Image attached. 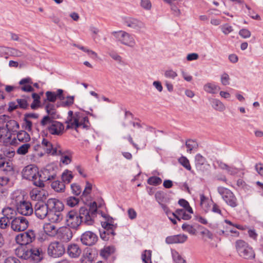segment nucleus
<instances>
[{
    "label": "nucleus",
    "mask_w": 263,
    "mask_h": 263,
    "mask_svg": "<svg viewBox=\"0 0 263 263\" xmlns=\"http://www.w3.org/2000/svg\"><path fill=\"white\" fill-rule=\"evenodd\" d=\"M28 220L25 217L18 216L12 220L11 228L15 232L24 231L28 228Z\"/></svg>",
    "instance_id": "f8f14e48"
},
{
    "label": "nucleus",
    "mask_w": 263,
    "mask_h": 263,
    "mask_svg": "<svg viewBox=\"0 0 263 263\" xmlns=\"http://www.w3.org/2000/svg\"><path fill=\"white\" fill-rule=\"evenodd\" d=\"M230 80V78L228 73L224 72L221 75L220 81L223 85L226 86L229 85Z\"/></svg>",
    "instance_id": "4d7b16f0"
},
{
    "label": "nucleus",
    "mask_w": 263,
    "mask_h": 263,
    "mask_svg": "<svg viewBox=\"0 0 263 263\" xmlns=\"http://www.w3.org/2000/svg\"><path fill=\"white\" fill-rule=\"evenodd\" d=\"M141 6L144 9L148 10L151 9L152 4L149 0H141Z\"/></svg>",
    "instance_id": "e2e57ef3"
},
{
    "label": "nucleus",
    "mask_w": 263,
    "mask_h": 263,
    "mask_svg": "<svg viewBox=\"0 0 263 263\" xmlns=\"http://www.w3.org/2000/svg\"><path fill=\"white\" fill-rule=\"evenodd\" d=\"M255 170L262 177H263V164L261 163L255 165Z\"/></svg>",
    "instance_id": "774afa93"
},
{
    "label": "nucleus",
    "mask_w": 263,
    "mask_h": 263,
    "mask_svg": "<svg viewBox=\"0 0 263 263\" xmlns=\"http://www.w3.org/2000/svg\"><path fill=\"white\" fill-rule=\"evenodd\" d=\"M227 173L231 175H235L238 172V169L233 166L228 165L226 170Z\"/></svg>",
    "instance_id": "0e129e2a"
},
{
    "label": "nucleus",
    "mask_w": 263,
    "mask_h": 263,
    "mask_svg": "<svg viewBox=\"0 0 263 263\" xmlns=\"http://www.w3.org/2000/svg\"><path fill=\"white\" fill-rule=\"evenodd\" d=\"M111 34L114 35L118 41L123 45L133 47L136 44V42L133 36L124 31H113L111 32Z\"/></svg>",
    "instance_id": "423d86ee"
},
{
    "label": "nucleus",
    "mask_w": 263,
    "mask_h": 263,
    "mask_svg": "<svg viewBox=\"0 0 263 263\" xmlns=\"http://www.w3.org/2000/svg\"><path fill=\"white\" fill-rule=\"evenodd\" d=\"M42 127H46L47 131L51 135L54 136L61 135L64 129V125L54 120H51L49 123L41 124Z\"/></svg>",
    "instance_id": "1a4fd4ad"
},
{
    "label": "nucleus",
    "mask_w": 263,
    "mask_h": 263,
    "mask_svg": "<svg viewBox=\"0 0 263 263\" xmlns=\"http://www.w3.org/2000/svg\"><path fill=\"white\" fill-rule=\"evenodd\" d=\"M151 257L152 251L151 250H145L141 255V258L144 263H152Z\"/></svg>",
    "instance_id": "37998d69"
},
{
    "label": "nucleus",
    "mask_w": 263,
    "mask_h": 263,
    "mask_svg": "<svg viewBox=\"0 0 263 263\" xmlns=\"http://www.w3.org/2000/svg\"><path fill=\"white\" fill-rule=\"evenodd\" d=\"M71 188L72 190V192L75 195H79L81 193V189L80 185L77 184H72L71 185Z\"/></svg>",
    "instance_id": "680f3d73"
},
{
    "label": "nucleus",
    "mask_w": 263,
    "mask_h": 263,
    "mask_svg": "<svg viewBox=\"0 0 263 263\" xmlns=\"http://www.w3.org/2000/svg\"><path fill=\"white\" fill-rule=\"evenodd\" d=\"M0 170L6 173L13 171L12 164L10 161L6 159L4 156L0 154Z\"/></svg>",
    "instance_id": "a878e982"
},
{
    "label": "nucleus",
    "mask_w": 263,
    "mask_h": 263,
    "mask_svg": "<svg viewBox=\"0 0 263 263\" xmlns=\"http://www.w3.org/2000/svg\"><path fill=\"white\" fill-rule=\"evenodd\" d=\"M203 89L208 93L214 94L220 89V87L213 83H207L204 85Z\"/></svg>",
    "instance_id": "473e14b6"
},
{
    "label": "nucleus",
    "mask_w": 263,
    "mask_h": 263,
    "mask_svg": "<svg viewBox=\"0 0 263 263\" xmlns=\"http://www.w3.org/2000/svg\"><path fill=\"white\" fill-rule=\"evenodd\" d=\"M30 147V144L28 143H24L17 149L16 153L20 155H25L28 152Z\"/></svg>",
    "instance_id": "79ce46f5"
},
{
    "label": "nucleus",
    "mask_w": 263,
    "mask_h": 263,
    "mask_svg": "<svg viewBox=\"0 0 263 263\" xmlns=\"http://www.w3.org/2000/svg\"><path fill=\"white\" fill-rule=\"evenodd\" d=\"M68 114L70 118L66 121L67 129L74 128L77 130L79 127L83 129L88 128V119L87 117L78 112L73 114L72 111L71 110L68 111Z\"/></svg>",
    "instance_id": "f03ea898"
},
{
    "label": "nucleus",
    "mask_w": 263,
    "mask_h": 263,
    "mask_svg": "<svg viewBox=\"0 0 263 263\" xmlns=\"http://www.w3.org/2000/svg\"><path fill=\"white\" fill-rule=\"evenodd\" d=\"M44 231L49 236H53L57 234L58 229L52 223H48L44 227Z\"/></svg>",
    "instance_id": "f704fd0d"
},
{
    "label": "nucleus",
    "mask_w": 263,
    "mask_h": 263,
    "mask_svg": "<svg viewBox=\"0 0 263 263\" xmlns=\"http://www.w3.org/2000/svg\"><path fill=\"white\" fill-rule=\"evenodd\" d=\"M239 35L243 39H247L251 36V33L248 29L243 28L239 30Z\"/></svg>",
    "instance_id": "052dcab7"
},
{
    "label": "nucleus",
    "mask_w": 263,
    "mask_h": 263,
    "mask_svg": "<svg viewBox=\"0 0 263 263\" xmlns=\"http://www.w3.org/2000/svg\"><path fill=\"white\" fill-rule=\"evenodd\" d=\"M74 96H68L66 98V100L63 101L61 103L63 107H68L73 104Z\"/></svg>",
    "instance_id": "bf43d9fd"
},
{
    "label": "nucleus",
    "mask_w": 263,
    "mask_h": 263,
    "mask_svg": "<svg viewBox=\"0 0 263 263\" xmlns=\"http://www.w3.org/2000/svg\"><path fill=\"white\" fill-rule=\"evenodd\" d=\"M64 252L65 248L63 245L57 241L51 242L48 248V254L54 258L61 256Z\"/></svg>",
    "instance_id": "2eb2a0df"
},
{
    "label": "nucleus",
    "mask_w": 263,
    "mask_h": 263,
    "mask_svg": "<svg viewBox=\"0 0 263 263\" xmlns=\"http://www.w3.org/2000/svg\"><path fill=\"white\" fill-rule=\"evenodd\" d=\"M61 156V161L65 164H68L71 161V156L69 154V152H63L62 154H59Z\"/></svg>",
    "instance_id": "c03bdc74"
},
{
    "label": "nucleus",
    "mask_w": 263,
    "mask_h": 263,
    "mask_svg": "<svg viewBox=\"0 0 263 263\" xmlns=\"http://www.w3.org/2000/svg\"><path fill=\"white\" fill-rule=\"evenodd\" d=\"M97 257V254L93 253L90 249L85 250L81 258L82 263H87V262H92L94 261Z\"/></svg>",
    "instance_id": "cd10ccee"
},
{
    "label": "nucleus",
    "mask_w": 263,
    "mask_h": 263,
    "mask_svg": "<svg viewBox=\"0 0 263 263\" xmlns=\"http://www.w3.org/2000/svg\"><path fill=\"white\" fill-rule=\"evenodd\" d=\"M4 157L10 161V159L12 158L15 155V151L13 148H8L4 151L3 153L1 154Z\"/></svg>",
    "instance_id": "de8ad7c7"
},
{
    "label": "nucleus",
    "mask_w": 263,
    "mask_h": 263,
    "mask_svg": "<svg viewBox=\"0 0 263 263\" xmlns=\"http://www.w3.org/2000/svg\"><path fill=\"white\" fill-rule=\"evenodd\" d=\"M206 159L200 154H198L195 156V166L198 170H201L203 165L205 163Z\"/></svg>",
    "instance_id": "e433bc0d"
},
{
    "label": "nucleus",
    "mask_w": 263,
    "mask_h": 263,
    "mask_svg": "<svg viewBox=\"0 0 263 263\" xmlns=\"http://www.w3.org/2000/svg\"><path fill=\"white\" fill-rule=\"evenodd\" d=\"M17 212L24 216L31 215L33 212L31 203L29 201H21L16 204Z\"/></svg>",
    "instance_id": "dca6fc26"
},
{
    "label": "nucleus",
    "mask_w": 263,
    "mask_h": 263,
    "mask_svg": "<svg viewBox=\"0 0 263 263\" xmlns=\"http://www.w3.org/2000/svg\"><path fill=\"white\" fill-rule=\"evenodd\" d=\"M165 193L162 191H158L155 194V199L156 201L161 204L165 200Z\"/></svg>",
    "instance_id": "864d4df0"
},
{
    "label": "nucleus",
    "mask_w": 263,
    "mask_h": 263,
    "mask_svg": "<svg viewBox=\"0 0 263 263\" xmlns=\"http://www.w3.org/2000/svg\"><path fill=\"white\" fill-rule=\"evenodd\" d=\"M178 161L186 170L189 171L191 170V166L190 165L189 160L186 157L182 156L178 159Z\"/></svg>",
    "instance_id": "603ef678"
},
{
    "label": "nucleus",
    "mask_w": 263,
    "mask_h": 263,
    "mask_svg": "<svg viewBox=\"0 0 263 263\" xmlns=\"http://www.w3.org/2000/svg\"><path fill=\"white\" fill-rule=\"evenodd\" d=\"M43 105L47 115L43 117L41 120L40 124H45L48 122L49 123L51 120L59 118L60 116L58 114L55 106L53 104L46 102V100H44Z\"/></svg>",
    "instance_id": "0eeeda50"
},
{
    "label": "nucleus",
    "mask_w": 263,
    "mask_h": 263,
    "mask_svg": "<svg viewBox=\"0 0 263 263\" xmlns=\"http://www.w3.org/2000/svg\"><path fill=\"white\" fill-rule=\"evenodd\" d=\"M5 127L8 129L13 134L15 135L18 132L20 128L19 124L14 120L10 119L8 121Z\"/></svg>",
    "instance_id": "7c9ffc66"
},
{
    "label": "nucleus",
    "mask_w": 263,
    "mask_h": 263,
    "mask_svg": "<svg viewBox=\"0 0 263 263\" xmlns=\"http://www.w3.org/2000/svg\"><path fill=\"white\" fill-rule=\"evenodd\" d=\"M35 233L34 231L29 230L26 232L20 233L16 236L15 241L17 243L25 246L31 243L35 238Z\"/></svg>",
    "instance_id": "9b49d317"
},
{
    "label": "nucleus",
    "mask_w": 263,
    "mask_h": 263,
    "mask_svg": "<svg viewBox=\"0 0 263 263\" xmlns=\"http://www.w3.org/2000/svg\"><path fill=\"white\" fill-rule=\"evenodd\" d=\"M9 222V220L4 216L0 218V228L2 229H6L8 226Z\"/></svg>",
    "instance_id": "69168bd1"
},
{
    "label": "nucleus",
    "mask_w": 263,
    "mask_h": 263,
    "mask_svg": "<svg viewBox=\"0 0 263 263\" xmlns=\"http://www.w3.org/2000/svg\"><path fill=\"white\" fill-rule=\"evenodd\" d=\"M185 145L187 148V152L191 153L192 151L197 148L198 144L197 143L192 140H188L186 141Z\"/></svg>",
    "instance_id": "a18cd8bd"
},
{
    "label": "nucleus",
    "mask_w": 263,
    "mask_h": 263,
    "mask_svg": "<svg viewBox=\"0 0 263 263\" xmlns=\"http://www.w3.org/2000/svg\"><path fill=\"white\" fill-rule=\"evenodd\" d=\"M16 144L17 143V141L22 143H26L30 140V136L29 134L25 130H20L16 133Z\"/></svg>",
    "instance_id": "c85d7f7f"
},
{
    "label": "nucleus",
    "mask_w": 263,
    "mask_h": 263,
    "mask_svg": "<svg viewBox=\"0 0 263 263\" xmlns=\"http://www.w3.org/2000/svg\"><path fill=\"white\" fill-rule=\"evenodd\" d=\"M42 144L47 153L52 155L62 154V148L58 145L54 147L53 145L47 140L44 138Z\"/></svg>",
    "instance_id": "aec40b11"
},
{
    "label": "nucleus",
    "mask_w": 263,
    "mask_h": 263,
    "mask_svg": "<svg viewBox=\"0 0 263 263\" xmlns=\"http://www.w3.org/2000/svg\"><path fill=\"white\" fill-rule=\"evenodd\" d=\"M79 202V199L76 197L70 196L66 199V204L70 207H74Z\"/></svg>",
    "instance_id": "3c124183"
},
{
    "label": "nucleus",
    "mask_w": 263,
    "mask_h": 263,
    "mask_svg": "<svg viewBox=\"0 0 263 263\" xmlns=\"http://www.w3.org/2000/svg\"><path fill=\"white\" fill-rule=\"evenodd\" d=\"M0 50L5 51L7 54H9L11 56L22 57L24 55V53L23 52L13 48L1 47Z\"/></svg>",
    "instance_id": "c756f323"
},
{
    "label": "nucleus",
    "mask_w": 263,
    "mask_h": 263,
    "mask_svg": "<svg viewBox=\"0 0 263 263\" xmlns=\"http://www.w3.org/2000/svg\"><path fill=\"white\" fill-rule=\"evenodd\" d=\"M172 255L173 260L176 263H184L185 260L181 257L176 251H172Z\"/></svg>",
    "instance_id": "49530a36"
},
{
    "label": "nucleus",
    "mask_w": 263,
    "mask_h": 263,
    "mask_svg": "<svg viewBox=\"0 0 263 263\" xmlns=\"http://www.w3.org/2000/svg\"><path fill=\"white\" fill-rule=\"evenodd\" d=\"M73 178L71 172L69 171H65L62 175L63 182L69 183Z\"/></svg>",
    "instance_id": "8fccbe9b"
},
{
    "label": "nucleus",
    "mask_w": 263,
    "mask_h": 263,
    "mask_svg": "<svg viewBox=\"0 0 263 263\" xmlns=\"http://www.w3.org/2000/svg\"><path fill=\"white\" fill-rule=\"evenodd\" d=\"M23 178L31 181L34 185L42 188L44 187V180H50L54 179V174L43 177L39 174L37 167L34 165H29L25 167L22 171Z\"/></svg>",
    "instance_id": "f257e3e1"
},
{
    "label": "nucleus",
    "mask_w": 263,
    "mask_h": 263,
    "mask_svg": "<svg viewBox=\"0 0 263 263\" xmlns=\"http://www.w3.org/2000/svg\"><path fill=\"white\" fill-rule=\"evenodd\" d=\"M67 252L71 258H78L82 253V251L78 245L71 243L68 245Z\"/></svg>",
    "instance_id": "393cba45"
},
{
    "label": "nucleus",
    "mask_w": 263,
    "mask_h": 263,
    "mask_svg": "<svg viewBox=\"0 0 263 263\" xmlns=\"http://www.w3.org/2000/svg\"><path fill=\"white\" fill-rule=\"evenodd\" d=\"M96 211V209L91 211L89 208L88 209L85 206L81 207L79 210L78 215L82 223L88 226L92 225L94 222L93 217Z\"/></svg>",
    "instance_id": "9d476101"
},
{
    "label": "nucleus",
    "mask_w": 263,
    "mask_h": 263,
    "mask_svg": "<svg viewBox=\"0 0 263 263\" xmlns=\"http://www.w3.org/2000/svg\"><path fill=\"white\" fill-rule=\"evenodd\" d=\"M115 248L112 246L105 247L101 251L100 255L104 258H107L111 253L115 252Z\"/></svg>",
    "instance_id": "a19ab883"
},
{
    "label": "nucleus",
    "mask_w": 263,
    "mask_h": 263,
    "mask_svg": "<svg viewBox=\"0 0 263 263\" xmlns=\"http://www.w3.org/2000/svg\"><path fill=\"white\" fill-rule=\"evenodd\" d=\"M57 237L63 242H68L72 237V232L69 227H62L58 229Z\"/></svg>",
    "instance_id": "a211bd4d"
},
{
    "label": "nucleus",
    "mask_w": 263,
    "mask_h": 263,
    "mask_svg": "<svg viewBox=\"0 0 263 263\" xmlns=\"http://www.w3.org/2000/svg\"><path fill=\"white\" fill-rule=\"evenodd\" d=\"M221 29L224 34H228L233 31L232 27L228 24L222 25Z\"/></svg>",
    "instance_id": "338daca9"
},
{
    "label": "nucleus",
    "mask_w": 263,
    "mask_h": 263,
    "mask_svg": "<svg viewBox=\"0 0 263 263\" xmlns=\"http://www.w3.org/2000/svg\"><path fill=\"white\" fill-rule=\"evenodd\" d=\"M124 24L128 27L140 31L141 29L145 28V26L142 21L133 17L126 18Z\"/></svg>",
    "instance_id": "6ab92c4d"
},
{
    "label": "nucleus",
    "mask_w": 263,
    "mask_h": 263,
    "mask_svg": "<svg viewBox=\"0 0 263 263\" xmlns=\"http://www.w3.org/2000/svg\"><path fill=\"white\" fill-rule=\"evenodd\" d=\"M32 84L31 79L30 78H26L22 79L19 82V84L23 85L22 87H19L21 90L25 92H32L34 91L33 88L31 86Z\"/></svg>",
    "instance_id": "bb28decb"
},
{
    "label": "nucleus",
    "mask_w": 263,
    "mask_h": 263,
    "mask_svg": "<svg viewBox=\"0 0 263 263\" xmlns=\"http://www.w3.org/2000/svg\"><path fill=\"white\" fill-rule=\"evenodd\" d=\"M161 182L162 179L159 177L152 176L147 179V183L149 185L156 186L160 184Z\"/></svg>",
    "instance_id": "09e8293b"
},
{
    "label": "nucleus",
    "mask_w": 263,
    "mask_h": 263,
    "mask_svg": "<svg viewBox=\"0 0 263 263\" xmlns=\"http://www.w3.org/2000/svg\"><path fill=\"white\" fill-rule=\"evenodd\" d=\"M66 222L69 228L74 229H77L82 223L78 214L74 210H71L67 213Z\"/></svg>",
    "instance_id": "4468645a"
},
{
    "label": "nucleus",
    "mask_w": 263,
    "mask_h": 263,
    "mask_svg": "<svg viewBox=\"0 0 263 263\" xmlns=\"http://www.w3.org/2000/svg\"><path fill=\"white\" fill-rule=\"evenodd\" d=\"M30 101L29 97H24L23 98L17 99L16 102L18 107L22 109H26L29 106L28 102Z\"/></svg>",
    "instance_id": "ea45409f"
},
{
    "label": "nucleus",
    "mask_w": 263,
    "mask_h": 263,
    "mask_svg": "<svg viewBox=\"0 0 263 263\" xmlns=\"http://www.w3.org/2000/svg\"><path fill=\"white\" fill-rule=\"evenodd\" d=\"M102 226L106 230V231L104 232V234L107 233L108 235L111 234L112 235L115 234L114 230L116 227L113 224L109 222L105 221L102 222Z\"/></svg>",
    "instance_id": "58836bf2"
},
{
    "label": "nucleus",
    "mask_w": 263,
    "mask_h": 263,
    "mask_svg": "<svg viewBox=\"0 0 263 263\" xmlns=\"http://www.w3.org/2000/svg\"><path fill=\"white\" fill-rule=\"evenodd\" d=\"M98 240L97 235L91 231H86L83 233L81 237L82 243L85 246L94 245Z\"/></svg>",
    "instance_id": "f3484780"
},
{
    "label": "nucleus",
    "mask_w": 263,
    "mask_h": 263,
    "mask_svg": "<svg viewBox=\"0 0 263 263\" xmlns=\"http://www.w3.org/2000/svg\"><path fill=\"white\" fill-rule=\"evenodd\" d=\"M30 197L32 200L43 201L46 199L47 196V192L44 190H39L37 188L33 189L30 192Z\"/></svg>",
    "instance_id": "412c9836"
},
{
    "label": "nucleus",
    "mask_w": 263,
    "mask_h": 263,
    "mask_svg": "<svg viewBox=\"0 0 263 263\" xmlns=\"http://www.w3.org/2000/svg\"><path fill=\"white\" fill-rule=\"evenodd\" d=\"M30 254L29 257L32 260L38 263L44 258L45 254L40 248L33 247L28 252Z\"/></svg>",
    "instance_id": "4be33fe9"
},
{
    "label": "nucleus",
    "mask_w": 263,
    "mask_h": 263,
    "mask_svg": "<svg viewBox=\"0 0 263 263\" xmlns=\"http://www.w3.org/2000/svg\"><path fill=\"white\" fill-rule=\"evenodd\" d=\"M46 102H54L57 99L60 100H63L65 97L63 95V90L61 89H58L56 92L48 91L45 93Z\"/></svg>",
    "instance_id": "5701e85b"
},
{
    "label": "nucleus",
    "mask_w": 263,
    "mask_h": 263,
    "mask_svg": "<svg viewBox=\"0 0 263 263\" xmlns=\"http://www.w3.org/2000/svg\"><path fill=\"white\" fill-rule=\"evenodd\" d=\"M11 132L6 129L5 126L0 127V142L5 145H14L16 144V138L13 137Z\"/></svg>",
    "instance_id": "ddd939ff"
},
{
    "label": "nucleus",
    "mask_w": 263,
    "mask_h": 263,
    "mask_svg": "<svg viewBox=\"0 0 263 263\" xmlns=\"http://www.w3.org/2000/svg\"><path fill=\"white\" fill-rule=\"evenodd\" d=\"M164 74L165 78L171 79H174L178 76L177 72L171 69L166 70Z\"/></svg>",
    "instance_id": "6e6d98bb"
},
{
    "label": "nucleus",
    "mask_w": 263,
    "mask_h": 263,
    "mask_svg": "<svg viewBox=\"0 0 263 263\" xmlns=\"http://www.w3.org/2000/svg\"><path fill=\"white\" fill-rule=\"evenodd\" d=\"M2 213L5 217L7 218L8 220L13 219V217L15 215V210L11 208L7 207L4 208Z\"/></svg>",
    "instance_id": "4c0bfd02"
},
{
    "label": "nucleus",
    "mask_w": 263,
    "mask_h": 263,
    "mask_svg": "<svg viewBox=\"0 0 263 263\" xmlns=\"http://www.w3.org/2000/svg\"><path fill=\"white\" fill-rule=\"evenodd\" d=\"M51 187L56 192H64L65 188L64 183L62 181L56 180L53 181L51 184Z\"/></svg>",
    "instance_id": "c9c22d12"
},
{
    "label": "nucleus",
    "mask_w": 263,
    "mask_h": 263,
    "mask_svg": "<svg viewBox=\"0 0 263 263\" xmlns=\"http://www.w3.org/2000/svg\"><path fill=\"white\" fill-rule=\"evenodd\" d=\"M182 229L183 231L187 232L190 234H195L196 233V229L192 226L186 223H184L182 226Z\"/></svg>",
    "instance_id": "5fc2aeb1"
},
{
    "label": "nucleus",
    "mask_w": 263,
    "mask_h": 263,
    "mask_svg": "<svg viewBox=\"0 0 263 263\" xmlns=\"http://www.w3.org/2000/svg\"><path fill=\"white\" fill-rule=\"evenodd\" d=\"M55 198H50L46 202L38 201L34 204V213L36 216L41 219H43L48 217L49 211L52 209Z\"/></svg>",
    "instance_id": "7ed1b4c3"
},
{
    "label": "nucleus",
    "mask_w": 263,
    "mask_h": 263,
    "mask_svg": "<svg viewBox=\"0 0 263 263\" xmlns=\"http://www.w3.org/2000/svg\"><path fill=\"white\" fill-rule=\"evenodd\" d=\"M218 192L228 205L232 208H235L238 205L237 199L231 190L223 187H219Z\"/></svg>",
    "instance_id": "6e6552de"
},
{
    "label": "nucleus",
    "mask_w": 263,
    "mask_h": 263,
    "mask_svg": "<svg viewBox=\"0 0 263 263\" xmlns=\"http://www.w3.org/2000/svg\"><path fill=\"white\" fill-rule=\"evenodd\" d=\"M108 54L112 59H114L118 63H121L122 62V59L121 57L117 52L112 51L109 52Z\"/></svg>",
    "instance_id": "13d9d810"
},
{
    "label": "nucleus",
    "mask_w": 263,
    "mask_h": 263,
    "mask_svg": "<svg viewBox=\"0 0 263 263\" xmlns=\"http://www.w3.org/2000/svg\"><path fill=\"white\" fill-rule=\"evenodd\" d=\"M172 215L179 220L181 219L189 220L191 218V215L187 213L186 211L183 209H177L175 213H172Z\"/></svg>",
    "instance_id": "2f4dec72"
},
{
    "label": "nucleus",
    "mask_w": 263,
    "mask_h": 263,
    "mask_svg": "<svg viewBox=\"0 0 263 263\" xmlns=\"http://www.w3.org/2000/svg\"><path fill=\"white\" fill-rule=\"evenodd\" d=\"M235 247L241 257L246 259L253 258L255 257L252 248L244 240H237L235 242Z\"/></svg>",
    "instance_id": "39448f33"
},
{
    "label": "nucleus",
    "mask_w": 263,
    "mask_h": 263,
    "mask_svg": "<svg viewBox=\"0 0 263 263\" xmlns=\"http://www.w3.org/2000/svg\"><path fill=\"white\" fill-rule=\"evenodd\" d=\"M212 107L218 111H222L225 109L224 104L219 100L211 99L210 100Z\"/></svg>",
    "instance_id": "72a5a7b5"
},
{
    "label": "nucleus",
    "mask_w": 263,
    "mask_h": 263,
    "mask_svg": "<svg viewBox=\"0 0 263 263\" xmlns=\"http://www.w3.org/2000/svg\"><path fill=\"white\" fill-rule=\"evenodd\" d=\"M64 204L60 200L55 199L52 209L49 211L47 218L52 223H59L63 219V215L62 213L64 210Z\"/></svg>",
    "instance_id": "20e7f679"
},
{
    "label": "nucleus",
    "mask_w": 263,
    "mask_h": 263,
    "mask_svg": "<svg viewBox=\"0 0 263 263\" xmlns=\"http://www.w3.org/2000/svg\"><path fill=\"white\" fill-rule=\"evenodd\" d=\"M187 239V235L180 234L167 236L166 237L165 241L166 243L168 245L174 243H182L185 242Z\"/></svg>",
    "instance_id": "b1692460"
}]
</instances>
